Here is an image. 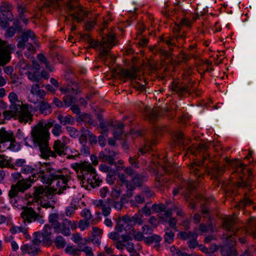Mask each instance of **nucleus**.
I'll use <instances>...</instances> for the list:
<instances>
[{"label": "nucleus", "mask_w": 256, "mask_h": 256, "mask_svg": "<svg viewBox=\"0 0 256 256\" xmlns=\"http://www.w3.org/2000/svg\"><path fill=\"white\" fill-rule=\"evenodd\" d=\"M90 226L89 220H82L79 222L78 228L81 230H84L86 229Z\"/></svg>", "instance_id": "obj_58"}, {"label": "nucleus", "mask_w": 256, "mask_h": 256, "mask_svg": "<svg viewBox=\"0 0 256 256\" xmlns=\"http://www.w3.org/2000/svg\"><path fill=\"white\" fill-rule=\"evenodd\" d=\"M128 233L129 234L132 236L134 238L136 241L144 240L146 238L143 232L140 231H136L132 227Z\"/></svg>", "instance_id": "obj_33"}, {"label": "nucleus", "mask_w": 256, "mask_h": 256, "mask_svg": "<svg viewBox=\"0 0 256 256\" xmlns=\"http://www.w3.org/2000/svg\"><path fill=\"white\" fill-rule=\"evenodd\" d=\"M46 95V92L40 89L38 84H33L30 89V94L28 96L29 101L34 104H36L38 102V98L44 100Z\"/></svg>", "instance_id": "obj_13"}, {"label": "nucleus", "mask_w": 256, "mask_h": 256, "mask_svg": "<svg viewBox=\"0 0 256 256\" xmlns=\"http://www.w3.org/2000/svg\"><path fill=\"white\" fill-rule=\"evenodd\" d=\"M53 126L51 120L46 122L40 121L34 126L31 131V138H26L24 139V144L31 148L38 147L40 152V156L44 159L50 158H56L58 156L66 155L65 150L68 146L57 140L54 141L52 150L48 146L50 134L49 129Z\"/></svg>", "instance_id": "obj_1"}, {"label": "nucleus", "mask_w": 256, "mask_h": 256, "mask_svg": "<svg viewBox=\"0 0 256 256\" xmlns=\"http://www.w3.org/2000/svg\"><path fill=\"white\" fill-rule=\"evenodd\" d=\"M60 5L58 0H50L46 4L47 6H52L55 9L58 8Z\"/></svg>", "instance_id": "obj_60"}, {"label": "nucleus", "mask_w": 256, "mask_h": 256, "mask_svg": "<svg viewBox=\"0 0 256 256\" xmlns=\"http://www.w3.org/2000/svg\"><path fill=\"white\" fill-rule=\"evenodd\" d=\"M112 72L124 82H126L128 79L132 80L133 86L138 90L142 91L144 90L146 81L144 78H138L136 68H133L131 70L124 68H120L118 70H114Z\"/></svg>", "instance_id": "obj_6"}, {"label": "nucleus", "mask_w": 256, "mask_h": 256, "mask_svg": "<svg viewBox=\"0 0 256 256\" xmlns=\"http://www.w3.org/2000/svg\"><path fill=\"white\" fill-rule=\"evenodd\" d=\"M16 142L14 134L10 131H6L4 128L0 130V152L6 150H15Z\"/></svg>", "instance_id": "obj_8"}, {"label": "nucleus", "mask_w": 256, "mask_h": 256, "mask_svg": "<svg viewBox=\"0 0 256 256\" xmlns=\"http://www.w3.org/2000/svg\"><path fill=\"white\" fill-rule=\"evenodd\" d=\"M12 166L10 164L9 160L6 158L4 156L0 154V167L11 168Z\"/></svg>", "instance_id": "obj_55"}, {"label": "nucleus", "mask_w": 256, "mask_h": 256, "mask_svg": "<svg viewBox=\"0 0 256 256\" xmlns=\"http://www.w3.org/2000/svg\"><path fill=\"white\" fill-rule=\"evenodd\" d=\"M196 234L194 232H180L178 235L180 236V238L183 240H190L192 238V235H195Z\"/></svg>", "instance_id": "obj_53"}, {"label": "nucleus", "mask_w": 256, "mask_h": 256, "mask_svg": "<svg viewBox=\"0 0 256 256\" xmlns=\"http://www.w3.org/2000/svg\"><path fill=\"white\" fill-rule=\"evenodd\" d=\"M247 176L240 178L241 182L239 183V186L249 188L251 186L250 182L252 180V172L250 170H246Z\"/></svg>", "instance_id": "obj_24"}, {"label": "nucleus", "mask_w": 256, "mask_h": 256, "mask_svg": "<svg viewBox=\"0 0 256 256\" xmlns=\"http://www.w3.org/2000/svg\"><path fill=\"white\" fill-rule=\"evenodd\" d=\"M63 102L66 106H70L76 102V98L74 96L66 94L63 98Z\"/></svg>", "instance_id": "obj_37"}, {"label": "nucleus", "mask_w": 256, "mask_h": 256, "mask_svg": "<svg viewBox=\"0 0 256 256\" xmlns=\"http://www.w3.org/2000/svg\"><path fill=\"white\" fill-rule=\"evenodd\" d=\"M112 199L108 198L103 200H95L93 203L94 205L102 210V214L104 216H108L111 212Z\"/></svg>", "instance_id": "obj_17"}, {"label": "nucleus", "mask_w": 256, "mask_h": 256, "mask_svg": "<svg viewBox=\"0 0 256 256\" xmlns=\"http://www.w3.org/2000/svg\"><path fill=\"white\" fill-rule=\"evenodd\" d=\"M38 109L41 114L46 116L51 113V107L50 105L46 101L42 100L38 103Z\"/></svg>", "instance_id": "obj_25"}, {"label": "nucleus", "mask_w": 256, "mask_h": 256, "mask_svg": "<svg viewBox=\"0 0 256 256\" xmlns=\"http://www.w3.org/2000/svg\"><path fill=\"white\" fill-rule=\"evenodd\" d=\"M155 144V140H152L151 142H146L144 146L139 149L138 152L142 154H145L152 148V146Z\"/></svg>", "instance_id": "obj_38"}, {"label": "nucleus", "mask_w": 256, "mask_h": 256, "mask_svg": "<svg viewBox=\"0 0 256 256\" xmlns=\"http://www.w3.org/2000/svg\"><path fill=\"white\" fill-rule=\"evenodd\" d=\"M21 171L22 173L25 174H31L32 176L34 178H38V177L42 176L40 174H36L35 172V170L31 166L28 165H24L22 166Z\"/></svg>", "instance_id": "obj_31"}, {"label": "nucleus", "mask_w": 256, "mask_h": 256, "mask_svg": "<svg viewBox=\"0 0 256 256\" xmlns=\"http://www.w3.org/2000/svg\"><path fill=\"white\" fill-rule=\"evenodd\" d=\"M81 134L79 138L80 142L82 144H86L87 142V138L88 134H90V130L84 128H83L81 130Z\"/></svg>", "instance_id": "obj_45"}, {"label": "nucleus", "mask_w": 256, "mask_h": 256, "mask_svg": "<svg viewBox=\"0 0 256 256\" xmlns=\"http://www.w3.org/2000/svg\"><path fill=\"white\" fill-rule=\"evenodd\" d=\"M152 208L156 212H164L166 210V207L162 204H154L152 206Z\"/></svg>", "instance_id": "obj_54"}, {"label": "nucleus", "mask_w": 256, "mask_h": 256, "mask_svg": "<svg viewBox=\"0 0 256 256\" xmlns=\"http://www.w3.org/2000/svg\"><path fill=\"white\" fill-rule=\"evenodd\" d=\"M58 218L59 216L58 214L56 213L52 214L48 217L49 222L50 223L51 226L54 229V232H58V230H59V227L60 226V223L58 220Z\"/></svg>", "instance_id": "obj_23"}, {"label": "nucleus", "mask_w": 256, "mask_h": 256, "mask_svg": "<svg viewBox=\"0 0 256 256\" xmlns=\"http://www.w3.org/2000/svg\"><path fill=\"white\" fill-rule=\"evenodd\" d=\"M142 216H139L138 214L133 216L131 218V222L136 223L139 225H142L143 224V220L142 219Z\"/></svg>", "instance_id": "obj_61"}, {"label": "nucleus", "mask_w": 256, "mask_h": 256, "mask_svg": "<svg viewBox=\"0 0 256 256\" xmlns=\"http://www.w3.org/2000/svg\"><path fill=\"white\" fill-rule=\"evenodd\" d=\"M16 38L17 46L18 48H24L26 43L28 41L29 38L33 40L34 42L36 44V42L35 40L36 36L34 32L30 30L23 32L20 36H16Z\"/></svg>", "instance_id": "obj_16"}, {"label": "nucleus", "mask_w": 256, "mask_h": 256, "mask_svg": "<svg viewBox=\"0 0 256 256\" xmlns=\"http://www.w3.org/2000/svg\"><path fill=\"white\" fill-rule=\"evenodd\" d=\"M82 38L88 42L90 44L91 46L94 48H96L98 46L100 48V42H99L98 41H96L94 39L92 38L90 35L86 34L82 36Z\"/></svg>", "instance_id": "obj_36"}, {"label": "nucleus", "mask_w": 256, "mask_h": 256, "mask_svg": "<svg viewBox=\"0 0 256 256\" xmlns=\"http://www.w3.org/2000/svg\"><path fill=\"white\" fill-rule=\"evenodd\" d=\"M164 241L168 244L174 240V233L168 228H165Z\"/></svg>", "instance_id": "obj_43"}, {"label": "nucleus", "mask_w": 256, "mask_h": 256, "mask_svg": "<svg viewBox=\"0 0 256 256\" xmlns=\"http://www.w3.org/2000/svg\"><path fill=\"white\" fill-rule=\"evenodd\" d=\"M82 216L86 218V220H89L92 218L90 211L88 209H84L81 212Z\"/></svg>", "instance_id": "obj_59"}, {"label": "nucleus", "mask_w": 256, "mask_h": 256, "mask_svg": "<svg viewBox=\"0 0 256 256\" xmlns=\"http://www.w3.org/2000/svg\"><path fill=\"white\" fill-rule=\"evenodd\" d=\"M50 120H51L53 122V126H52V134H54L56 136H58L62 132V126L58 124H54V121L51 120H48V122Z\"/></svg>", "instance_id": "obj_40"}, {"label": "nucleus", "mask_w": 256, "mask_h": 256, "mask_svg": "<svg viewBox=\"0 0 256 256\" xmlns=\"http://www.w3.org/2000/svg\"><path fill=\"white\" fill-rule=\"evenodd\" d=\"M236 220L235 217L227 216L223 221V227L230 234H224L222 238L224 240V243L226 246H233L235 244V238L232 236L233 234H235L236 228L235 226Z\"/></svg>", "instance_id": "obj_7"}, {"label": "nucleus", "mask_w": 256, "mask_h": 256, "mask_svg": "<svg viewBox=\"0 0 256 256\" xmlns=\"http://www.w3.org/2000/svg\"><path fill=\"white\" fill-rule=\"evenodd\" d=\"M201 164L202 162H200L198 164H192L190 168V172L196 176L200 177V176L202 174V172H199V168L200 167Z\"/></svg>", "instance_id": "obj_42"}, {"label": "nucleus", "mask_w": 256, "mask_h": 256, "mask_svg": "<svg viewBox=\"0 0 256 256\" xmlns=\"http://www.w3.org/2000/svg\"><path fill=\"white\" fill-rule=\"evenodd\" d=\"M118 153L111 150L108 148H106L104 152H100L98 154L99 160L102 162H108L110 164H114L116 166L114 160L118 158Z\"/></svg>", "instance_id": "obj_15"}, {"label": "nucleus", "mask_w": 256, "mask_h": 256, "mask_svg": "<svg viewBox=\"0 0 256 256\" xmlns=\"http://www.w3.org/2000/svg\"><path fill=\"white\" fill-rule=\"evenodd\" d=\"M124 198H121L119 200H112V205L118 211H120L124 203Z\"/></svg>", "instance_id": "obj_46"}, {"label": "nucleus", "mask_w": 256, "mask_h": 256, "mask_svg": "<svg viewBox=\"0 0 256 256\" xmlns=\"http://www.w3.org/2000/svg\"><path fill=\"white\" fill-rule=\"evenodd\" d=\"M73 168L77 171L78 178L82 181V186L89 184L92 187L98 186L100 180L95 172V169L88 162L76 163Z\"/></svg>", "instance_id": "obj_3"}, {"label": "nucleus", "mask_w": 256, "mask_h": 256, "mask_svg": "<svg viewBox=\"0 0 256 256\" xmlns=\"http://www.w3.org/2000/svg\"><path fill=\"white\" fill-rule=\"evenodd\" d=\"M76 120L78 122H83L88 123L90 125L95 124L90 116L86 113H82L81 114L78 116L76 118Z\"/></svg>", "instance_id": "obj_26"}, {"label": "nucleus", "mask_w": 256, "mask_h": 256, "mask_svg": "<svg viewBox=\"0 0 256 256\" xmlns=\"http://www.w3.org/2000/svg\"><path fill=\"white\" fill-rule=\"evenodd\" d=\"M144 178V177L141 174L136 173V174L132 178V180L136 186H139L141 185Z\"/></svg>", "instance_id": "obj_49"}, {"label": "nucleus", "mask_w": 256, "mask_h": 256, "mask_svg": "<svg viewBox=\"0 0 256 256\" xmlns=\"http://www.w3.org/2000/svg\"><path fill=\"white\" fill-rule=\"evenodd\" d=\"M38 245H34V243L32 244H26L21 246V250L24 252H27L32 256L36 255L39 251Z\"/></svg>", "instance_id": "obj_22"}, {"label": "nucleus", "mask_w": 256, "mask_h": 256, "mask_svg": "<svg viewBox=\"0 0 256 256\" xmlns=\"http://www.w3.org/2000/svg\"><path fill=\"white\" fill-rule=\"evenodd\" d=\"M115 175H116L115 170L110 171V173L108 174L106 180L108 184H112L114 183V182L116 180Z\"/></svg>", "instance_id": "obj_57"}, {"label": "nucleus", "mask_w": 256, "mask_h": 256, "mask_svg": "<svg viewBox=\"0 0 256 256\" xmlns=\"http://www.w3.org/2000/svg\"><path fill=\"white\" fill-rule=\"evenodd\" d=\"M66 130L69 136L74 138H78L80 135L79 131L74 127L66 126Z\"/></svg>", "instance_id": "obj_48"}, {"label": "nucleus", "mask_w": 256, "mask_h": 256, "mask_svg": "<svg viewBox=\"0 0 256 256\" xmlns=\"http://www.w3.org/2000/svg\"><path fill=\"white\" fill-rule=\"evenodd\" d=\"M37 58L41 62L45 64L46 68H47L50 72L53 71L52 68L49 65V63L46 57L44 54H38L37 56Z\"/></svg>", "instance_id": "obj_47"}, {"label": "nucleus", "mask_w": 256, "mask_h": 256, "mask_svg": "<svg viewBox=\"0 0 256 256\" xmlns=\"http://www.w3.org/2000/svg\"><path fill=\"white\" fill-rule=\"evenodd\" d=\"M41 234L45 238V242H48L50 245L52 244L50 236L52 234V228L51 226L46 224L44 226Z\"/></svg>", "instance_id": "obj_29"}, {"label": "nucleus", "mask_w": 256, "mask_h": 256, "mask_svg": "<svg viewBox=\"0 0 256 256\" xmlns=\"http://www.w3.org/2000/svg\"><path fill=\"white\" fill-rule=\"evenodd\" d=\"M26 74L28 78L32 82H39L41 80V76L38 72L28 71Z\"/></svg>", "instance_id": "obj_34"}, {"label": "nucleus", "mask_w": 256, "mask_h": 256, "mask_svg": "<svg viewBox=\"0 0 256 256\" xmlns=\"http://www.w3.org/2000/svg\"><path fill=\"white\" fill-rule=\"evenodd\" d=\"M198 234H196L195 235H192V238L188 240L187 242L188 248L190 249H194L198 246V242L197 241Z\"/></svg>", "instance_id": "obj_50"}, {"label": "nucleus", "mask_w": 256, "mask_h": 256, "mask_svg": "<svg viewBox=\"0 0 256 256\" xmlns=\"http://www.w3.org/2000/svg\"><path fill=\"white\" fill-rule=\"evenodd\" d=\"M114 136L116 139H119L120 138L121 135L122 134V128L124 124L122 123L118 124L114 126Z\"/></svg>", "instance_id": "obj_41"}, {"label": "nucleus", "mask_w": 256, "mask_h": 256, "mask_svg": "<svg viewBox=\"0 0 256 256\" xmlns=\"http://www.w3.org/2000/svg\"><path fill=\"white\" fill-rule=\"evenodd\" d=\"M115 44V38L112 32L102 36L100 41V57L102 61L110 66L115 60V57L110 54V50Z\"/></svg>", "instance_id": "obj_5"}, {"label": "nucleus", "mask_w": 256, "mask_h": 256, "mask_svg": "<svg viewBox=\"0 0 256 256\" xmlns=\"http://www.w3.org/2000/svg\"><path fill=\"white\" fill-rule=\"evenodd\" d=\"M81 252H84L86 256H94L92 248L90 246H85L81 248Z\"/></svg>", "instance_id": "obj_64"}, {"label": "nucleus", "mask_w": 256, "mask_h": 256, "mask_svg": "<svg viewBox=\"0 0 256 256\" xmlns=\"http://www.w3.org/2000/svg\"><path fill=\"white\" fill-rule=\"evenodd\" d=\"M162 238L158 235L154 234L150 236L146 237L144 238V242L147 244H155V246L158 247L160 245V242Z\"/></svg>", "instance_id": "obj_27"}, {"label": "nucleus", "mask_w": 256, "mask_h": 256, "mask_svg": "<svg viewBox=\"0 0 256 256\" xmlns=\"http://www.w3.org/2000/svg\"><path fill=\"white\" fill-rule=\"evenodd\" d=\"M221 256H238V253L234 246H220Z\"/></svg>", "instance_id": "obj_19"}, {"label": "nucleus", "mask_w": 256, "mask_h": 256, "mask_svg": "<svg viewBox=\"0 0 256 256\" xmlns=\"http://www.w3.org/2000/svg\"><path fill=\"white\" fill-rule=\"evenodd\" d=\"M158 108L151 109L146 108L145 114L147 119L151 122H154L158 117Z\"/></svg>", "instance_id": "obj_20"}, {"label": "nucleus", "mask_w": 256, "mask_h": 256, "mask_svg": "<svg viewBox=\"0 0 256 256\" xmlns=\"http://www.w3.org/2000/svg\"><path fill=\"white\" fill-rule=\"evenodd\" d=\"M41 242H42L44 244L50 245L48 242H45V238L40 232H35L32 240V243L34 245H40Z\"/></svg>", "instance_id": "obj_30"}, {"label": "nucleus", "mask_w": 256, "mask_h": 256, "mask_svg": "<svg viewBox=\"0 0 256 256\" xmlns=\"http://www.w3.org/2000/svg\"><path fill=\"white\" fill-rule=\"evenodd\" d=\"M172 89L174 92H176L180 95H182L185 93L190 92L188 86H182L177 84H173Z\"/></svg>", "instance_id": "obj_28"}, {"label": "nucleus", "mask_w": 256, "mask_h": 256, "mask_svg": "<svg viewBox=\"0 0 256 256\" xmlns=\"http://www.w3.org/2000/svg\"><path fill=\"white\" fill-rule=\"evenodd\" d=\"M80 252L81 248H78L72 246H68L65 248V252L72 256H80Z\"/></svg>", "instance_id": "obj_35"}, {"label": "nucleus", "mask_w": 256, "mask_h": 256, "mask_svg": "<svg viewBox=\"0 0 256 256\" xmlns=\"http://www.w3.org/2000/svg\"><path fill=\"white\" fill-rule=\"evenodd\" d=\"M19 67L21 70H26L29 68L30 65L26 62V61L22 58L20 60Z\"/></svg>", "instance_id": "obj_62"}, {"label": "nucleus", "mask_w": 256, "mask_h": 256, "mask_svg": "<svg viewBox=\"0 0 256 256\" xmlns=\"http://www.w3.org/2000/svg\"><path fill=\"white\" fill-rule=\"evenodd\" d=\"M174 140L178 144H185V140L184 138L183 134L180 132H178L176 134Z\"/></svg>", "instance_id": "obj_56"}, {"label": "nucleus", "mask_w": 256, "mask_h": 256, "mask_svg": "<svg viewBox=\"0 0 256 256\" xmlns=\"http://www.w3.org/2000/svg\"><path fill=\"white\" fill-rule=\"evenodd\" d=\"M170 250L172 256H180L182 254V252L174 246H172L170 248Z\"/></svg>", "instance_id": "obj_63"}, {"label": "nucleus", "mask_w": 256, "mask_h": 256, "mask_svg": "<svg viewBox=\"0 0 256 256\" xmlns=\"http://www.w3.org/2000/svg\"><path fill=\"white\" fill-rule=\"evenodd\" d=\"M20 216L24 224H30L33 222H37L42 224L44 222L42 216L39 214L36 213L32 208L30 207H24Z\"/></svg>", "instance_id": "obj_10"}, {"label": "nucleus", "mask_w": 256, "mask_h": 256, "mask_svg": "<svg viewBox=\"0 0 256 256\" xmlns=\"http://www.w3.org/2000/svg\"><path fill=\"white\" fill-rule=\"evenodd\" d=\"M34 180V179L32 178L30 176L29 178L18 180L16 184L11 186V188L8 192L10 198L12 199L17 196L19 193H24L32 186V183Z\"/></svg>", "instance_id": "obj_9"}, {"label": "nucleus", "mask_w": 256, "mask_h": 256, "mask_svg": "<svg viewBox=\"0 0 256 256\" xmlns=\"http://www.w3.org/2000/svg\"><path fill=\"white\" fill-rule=\"evenodd\" d=\"M14 48V46H5L4 44L0 40V66H4L9 61L10 54Z\"/></svg>", "instance_id": "obj_14"}, {"label": "nucleus", "mask_w": 256, "mask_h": 256, "mask_svg": "<svg viewBox=\"0 0 256 256\" xmlns=\"http://www.w3.org/2000/svg\"><path fill=\"white\" fill-rule=\"evenodd\" d=\"M42 181L46 184H52L51 188L52 192L60 194L64 190L69 188L66 185L68 182L69 177L62 174V170H56L54 169L47 166L44 169L40 171Z\"/></svg>", "instance_id": "obj_2"}, {"label": "nucleus", "mask_w": 256, "mask_h": 256, "mask_svg": "<svg viewBox=\"0 0 256 256\" xmlns=\"http://www.w3.org/2000/svg\"><path fill=\"white\" fill-rule=\"evenodd\" d=\"M223 170L222 166H220L218 164H216L212 170V176L215 178H217L222 173Z\"/></svg>", "instance_id": "obj_52"}, {"label": "nucleus", "mask_w": 256, "mask_h": 256, "mask_svg": "<svg viewBox=\"0 0 256 256\" xmlns=\"http://www.w3.org/2000/svg\"><path fill=\"white\" fill-rule=\"evenodd\" d=\"M54 242L58 248H62L66 245V242L64 238L61 236H56Z\"/></svg>", "instance_id": "obj_39"}, {"label": "nucleus", "mask_w": 256, "mask_h": 256, "mask_svg": "<svg viewBox=\"0 0 256 256\" xmlns=\"http://www.w3.org/2000/svg\"><path fill=\"white\" fill-rule=\"evenodd\" d=\"M60 90L66 94H76L78 93V88L76 84H72V85H68V86L66 88H60Z\"/></svg>", "instance_id": "obj_32"}, {"label": "nucleus", "mask_w": 256, "mask_h": 256, "mask_svg": "<svg viewBox=\"0 0 256 256\" xmlns=\"http://www.w3.org/2000/svg\"><path fill=\"white\" fill-rule=\"evenodd\" d=\"M32 106L27 104H11L10 110L5 111L4 116L6 119L16 116L20 122L30 123L32 120Z\"/></svg>", "instance_id": "obj_4"}, {"label": "nucleus", "mask_w": 256, "mask_h": 256, "mask_svg": "<svg viewBox=\"0 0 256 256\" xmlns=\"http://www.w3.org/2000/svg\"><path fill=\"white\" fill-rule=\"evenodd\" d=\"M57 118L59 120L60 124L63 126L66 124H74L75 121L74 118L70 114L63 116L62 114H58Z\"/></svg>", "instance_id": "obj_21"}, {"label": "nucleus", "mask_w": 256, "mask_h": 256, "mask_svg": "<svg viewBox=\"0 0 256 256\" xmlns=\"http://www.w3.org/2000/svg\"><path fill=\"white\" fill-rule=\"evenodd\" d=\"M34 192L32 194H26L24 200L26 202L28 205H31L38 201L44 196H48V192L42 186L34 188Z\"/></svg>", "instance_id": "obj_11"}, {"label": "nucleus", "mask_w": 256, "mask_h": 256, "mask_svg": "<svg viewBox=\"0 0 256 256\" xmlns=\"http://www.w3.org/2000/svg\"><path fill=\"white\" fill-rule=\"evenodd\" d=\"M76 223L74 221H71L67 218L63 220L62 224H60V226L58 232H55L56 233H62L64 236H70V228L72 230L76 229Z\"/></svg>", "instance_id": "obj_18"}, {"label": "nucleus", "mask_w": 256, "mask_h": 256, "mask_svg": "<svg viewBox=\"0 0 256 256\" xmlns=\"http://www.w3.org/2000/svg\"><path fill=\"white\" fill-rule=\"evenodd\" d=\"M72 0H69L67 2L64 10L74 20L77 22H80L83 20L84 18L88 16V12L84 11L81 8L74 6L72 4Z\"/></svg>", "instance_id": "obj_12"}, {"label": "nucleus", "mask_w": 256, "mask_h": 256, "mask_svg": "<svg viewBox=\"0 0 256 256\" xmlns=\"http://www.w3.org/2000/svg\"><path fill=\"white\" fill-rule=\"evenodd\" d=\"M77 209V207L76 205H71L67 206L64 211V216L70 218L74 214L76 210Z\"/></svg>", "instance_id": "obj_51"}, {"label": "nucleus", "mask_w": 256, "mask_h": 256, "mask_svg": "<svg viewBox=\"0 0 256 256\" xmlns=\"http://www.w3.org/2000/svg\"><path fill=\"white\" fill-rule=\"evenodd\" d=\"M184 186L186 187V190L184 192V196L186 200H188V196L187 195L190 190L194 189L196 183L194 180H190L186 183Z\"/></svg>", "instance_id": "obj_44"}]
</instances>
